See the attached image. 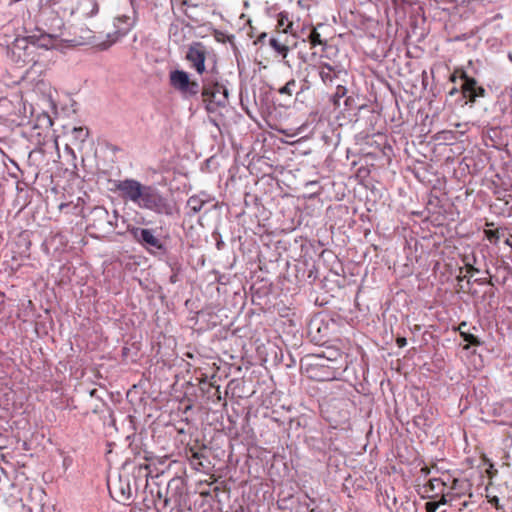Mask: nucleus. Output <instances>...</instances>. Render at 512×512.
I'll return each instance as SVG.
<instances>
[{
	"label": "nucleus",
	"mask_w": 512,
	"mask_h": 512,
	"mask_svg": "<svg viewBox=\"0 0 512 512\" xmlns=\"http://www.w3.org/2000/svg\"><path fill=\"white\" fill-rule=\"evenodd\" d=\"M489 502L493 504L497 509H501L502 506L499 504V498L497 496L492 497Z\"/></svg>",
	"instance_id": "obj_32"
},
{
	"label": "nucleus",
	"mask_w": 512,
	"mask_h": 512,
	"mask_svg": "<svg viewBox=\"0 0 512 512\" xmlns=\"http://www.w3.org/2000/svg\"><path fill=\"white\" fill-rule=\"evenodd\" d=\"M485 235L490 242H497L500 238L498 230H485Z\"/></svg>",
	"instance_id": "obj_26"
},
{
	"label": "nucleus",
	"mask_w": 512,
	"mask_h": 512,
	"mask_svg": "<svg viewBox=\"0 0 512 512\" xmlns=\"http://www.w3.org/2000/svg\"><path fill=\"white\" fill-rule=\"evenodd\" d=\"M510 238L512 239V235L510 236Z\"/></svg>",
	"instance_id": "obj_39"
},
{
	"label": "nucleus",
	"mask_w": 512,
	"mask_h": 512,
	"mask_svg": "<svg viewBox=\"0 0 512 512\" xmlns=\"http://www.w3.org/2000/svg\"><path fill=\"white\" fill-rule=\"evenodd\" d=\"M460 78L463 81L461 91L467 103H475L478 98L486 96V90L475 78L468 76L465 72H462Z\"/></svg>",
	"instance_id": "obj_7"
},
{
	"label": "nucleus",
	"mask_w": 512,
	"mask_h": 512,
	"mask_svg": "<svg viewBox=\"0 0 512 512\" xmlns=\"http://www.w3.org/2000/svg\"><path fill=\"white\" fill-rule=\"evenodd\" d=\"M267 37V33L263 32L258 36L257 42H263L264 39Z\"/></svg>",
	"instance_id": "obj_33"
},
{
	"label": "nucleus",
	"mask_w": 512,
	"mask_h": 512,
	"mask_svg": "<svg viewBox=\"0 0 512 512\" xmlns=\"http://www.w3.org/2000/svg\"><path fill=\"white\" fill-rule=\"evenodd\" d=\"M440 512H446L445 510H441Z\"/></svg>",
	"instance_id": "obj_38"
},
{
	"label": "nucleus",
	"mask_w": 512,
	"mask_h": 512,
	"mask_svg": "<svg viewBox=\"0 0 512 512\" xmlns=\"http://www.w3.org/2000/svg\"><path fill=\"white\" fill-rule=\"evenodd\" d=\"M205 203L206 200L197 195H193L187 201V208L191 211V214L194 215L202 209Z\"/></svg>",
	"instance_id": "obj_19"
},
{
	"label": "nucleus",
	"mask_w": 512,
	"mask_h": 512,
	"mask_svg": "<svg viewBox=\"0 0 512 512\" xmlns=\"http://www.w3.org/2000/svg\"><path fill=\"white\" fill-rule=\"evenodd\" d=\"M295 87H296V81L294 79H291L283 87H281L278 90V92L280 94H286V95L291 96L293 94Z\"/></svg>",
	"instance_id": "obj_24"
},
{
	"label": "nucleus",
	"mask_w": 512,
	"mask_h": 512,
	"mask_svg": "<svg viewBox=\"0 0 512 512\" xmlns=\"http://www.w3.org/2000/svg\"><path fill=\"white\" fill-rule=\"evenodd\" d=\"M149 466L148 465H139L138 466V473L139 475H143L147 477L149 475Z\"/></svg>",
	"instance_id": "obj_30"
},
{
	"label": "nucleus",
	"mask_w": 512,
	"mask_h": 512,
	"mask_svg": "<svg viewBox=\"0 0 512 512\" xmlns=\"http://www.w3.org/2000/svg\"><path fill=\"white\" fill-rule=\"evenodd\" d=\"M465 268H466L467 273L470 275H473V273L479 272V269L474 267V265L472 263H470L469 261L465 262Z\"/></svg>",
	"instance_id": "obj_29"
},
{
	"label": "nucleus",
	"mask_w": 512,
	"mask_h": 512,
	"mask_svg": "<svg viewBox=\"0 0 512 512\" xmlns=\"http://www.w3.org/2000/svg\"><path fill=\"white\" fill-rule=\"evenodd\" d=\"M270 46L283 58H286L289 52V47L286 44V41H282L278 38H270L269 40Z\"/></svg>",
	"instance_id": "obj_18"
},
{
	"label": "nucleus",
	"mask_w": 512,
	"mask_h": 512,
	"mask_svg": "<svg viewBox=\"0 0 512 512\" xmlns=\"http://www.w3.org/2000/svg\"><path fill=\"white\" fill-rule=\"evenodd\" d=\"M45 497L43 490L37 489L30 494V501L23 505L27 512H43L44 504L42 500Z\"/></svg>",
	"instance_id": "obj_13"
},
{
	"label": "nucleus",
	"mask_w": 512,
	"mask_h": 512,
	"mask_svg": "<svg viewBox=\"0 0 512 512\" xmlns=\"http://www.w3.org/2000/svg\"><path fill=\"white\" fill-rule=\"evenodd\" d=\"M203 458V454L197 451H192V455L190 457V462L194 466L196 470H200V468L204 467L201 459Z\"/></svg>",
	"instance_id": "obj_23"
},
{
	"label": "nucleus",
	"mask_w": 512,
	"mask_h": 512,
	"mask_svg": "<svg viewBox=\"0 0 512 512\" xmlns=\"http://www.w3.org/2000/svg\"><path fill=\"white\" fill-rule=\"evenodd\" d=\"M203 101L208 112H216L219 107H225L228 103V90L225 86L214 83L204 84L202 88Z\"/></svg>",
	"instance_id": "obj_3"
},
{
	"label": "nucleus",
	"mask_w": 512,
	"mask_h": 512,
	"mask_svg": "<svg viewBox=\"0 0 512 512\" xmlns=\"http://www.w3.org/2000/svg\"><path fill=\"white\" fill-rule=\"evenodd\" d=\"M58 45V36L55 34H48L37 31L27 37L15 39L12 47L13 54L19 58L22 57L21 51L24 53L23 62L33 61V57L27 59L33 54L34 49L44 48L46 50L53 49Z\"/></svg>",
	"instance_id": "obj_1"
},
{
	"label": "nucleus",
	"mask_w": 512,
	"mask_h": 512,
	"mask_svg": "<svg viewBox=\"0 0 512 512\" xmlns=\"http://www.w3.org/2000/svg\"><path fill=\"white\" fill-rule=\"evenodd\" d=\"M485 273L489 275V278H476L474 281L479 285H491L493 286L494 283L492 281V277L490 275V271L486 270Z\"/></svg>",
	"instance_id": "obj_27"
},
{
	"label": "nucleus",
	"mask_w": 512,
	"mask_h": 512,
	"mask_svg": "<svg viewBox=\"0 0 512 512\" xmlns=\"http://www.w3.org/2000/svg\"><path fill=\"white\" fill-rule=\"evenodd\" d=\"M456 92H457V89H456V88H454V89H452V90L450 91V94H451V95H453V94H454V93H456Z\"/></svg>",
	"instance_id": "obj_35"
},
{
	"label": "nucleus",
	"mask_w": 512,
	"mask_h": 512,
	"mask_svg": "<svg viewBox=\"0 0 512 512\" xmlns=\"http://www.w3.org/2000/svg\"><path fill=\"white\" fill-rule=\"evenodd\" d=\"M134 21L131 17L122 15L118 16L114 20V28L115 30L111 33L107 34L109 38V44L115 43L120 37L126 35L130 29L133 27Z\"/></svg>",
	"instance_id": "obj_11"
},
{
	"label": "nucleus",
	"mask_w": 512,
	"mask_h": 512,
	"mask_svg": "<svg viewBox=\"0 0 512 512\" xmlns=\"http://www.w3.org/2000/svg\"><path fill=\"white\" fill-rule=\"evenodd\" d=\"M509 60L512 62V54H509Z\"/></svg>",
	"instance_id": "obj_36"
},
{
	"label": "nucleus",
	"mask_w": 512,
	"mask_h": 512,
	"mask_svg": "<svg viewBox=\"0 0 512 512\" xmlns=\"http://www.w3.org/2000/svg\"><path fill=\"white\" fill-rule=\"evenodd\" d=\"M470 487V483L467 480H458L455 479L453 482V486L451 487L452 492H448L447 494H450V502L453 500L454 497H460L464 490L468 489Z\"/></svg>",
	"instance_id": "obj_16"
},
{
	"label": "nucleus",
	"mask_w": 512,
	"mask_h": 512,
	"mask_svg": "<svg viewBox=\"0 0 512 512\" xmlns=\"http://www.w3.org/2000/svg\"><path fill=\"white\" fill-rule=\"evenodd\" d=\"M109 490L111 494H116L115 499L118 502H126L132 498V489L128 480L119 478V481L114 485L113 490L111 488H109Z\"/></svg>",
	"instance_id": "obj_12"
},
{
	"label": "nucleus",
	"mask_w": 512,
	"mask_h": 512,
	"mask_svg": "<svg viewBox=\"0 0 512 512\" xmlns=\"http://www.w3.org/2000/svg\"><path fill=\"white\" fill-rule=\"evenodd\" d=\"M465 327H467V324L465 322H462L458 327V330L460 331V334L464 341L468 342L470 345L479 346L481 344L480 340L473 334L466 332L464 330Z\"/></svg>",
	"instance_id": "obj_21"
},
{
	"label": "nucleus",
	"mask_w": 512,
	"mask_h": 512,
	"mask_svg": "<svg viewBox=\"0 0 512 512\" xmlns=\"http://www.w3.org/2000/svg\"><path fill=\"white\" fill-rule=\"evenodd\" d=\"M38 121L41 122L42 124L46 125L47 127L52 126V119L47 113H42L38 117Z\"/></svg>",
	"instance_id": "obj_28"
},
{
	"label": "nucleus",
	"mask_w": 512,
	"mask_h": 512,
	"mask_svg": "<svg viewBox=\"0 0 512 512\" xmlns=\"http://www.w3.org/2000/svg\"><path fill=\"white\" fill-rule=\"evenodd\" d=\"M293 23L289 21V15L283 11L277 15V28L283 34L291 33Z\"/></svg>",
	"instance_id": "obj_15"
},
{
	"label": "nucleus",
	"mask_w": 512,
	"mask_h": 512,
	"mask_svg": "<svg viewBox=\"0 0 512 512\" xmlns=\"http://www.w3.org/2000/svg\"><path fill=\"white\" fill-rule=\"evenodd\" d=\"M346 94H347V88H346L345 86L338 85V86L336 87V91H335V93H334V95H333V101H334V104H335L336 106H338V105H339L338 101H339L341 98L345 97V96H346Z\"/></svg>",
	"instance_id": "obj_25"
},
{
	"label": "nucleus",
	"mask_w": 512,
	"mask_h": 512,
	"mask_svg": "<svg viewBox=\"0 0 512 512\" xmlns=\"http://www.w3.org/2000/svg\"><path fill=\"white\" fill-rule=\"evenodd\" d=\"M396 343H397L398 347L403 348L407 345V340L405 337H398L396 339Z\"/></svg>",
	"instance_id": "obj_31"
},
{
	"label": "nucleus",
	"mask_w": 512,
	"mask_h": 512,
	"mask_svg": "<svg viewBox=\"0 0 512 512\" xmlns=\"http://www.w3.org/2000/svg\"><path fill=\"white\" fill-rule=\"evenodd\" d=\"M170 85L185 97L195 96L200 91L198 82L190 80L189 74L183 70H173L169 74Z\"/></svg>",
	"instance_id": "obj_5"
},
{
	"label": "nucleus",
	"mask_w": 512,
	"mask_h": 512,
	"mask_svg": "<svg viewBox=\"0 0 512 512\" xmlns=\"http://www.w3.org/2000/svg\"><path fill=\"white\" fill-rule=\"evenodd\" d=\"M69 205H70V204H68V203H61V204L59 205V210H60V211H62L63 209H66V207H68Z\"/></svg>",
	"instance_id": "obj_34"
},
{
	"label": "nucleus",
	"mask_w": 512,
	"mask_h": 512,
	"mask_svg": "<svg viewBox=\"0 0 512 512\" xmlns=\"http://www.w3.org/2000/svg\"><path fill=\"white\" fill-rule=\"evenodd\" d=\"M136 205L157 214H173V205L161 195L157 188L151 185H143Z\"/></svg>",
	"instance_id": "obj_2"
},
{
	"label": "nucleus",
	"mask_w": 512,
	"mask_h": 512,
	"mask_svg": "<svg viewBox=\"0 0 512 512\" xmlns=\"http://www.w3.org/2000/svg\"><path fill=\"white\" fill-rule=\"evenodd\" d=\"M118 212L113 211L110 216L108 210L102 206L94 207L90 213V226L102 233L111 232L116 226Z\"/></svg>",
	"instance_id": "obj_4"
},
{
	"label": "nucleus",
	"mask_w": 512,
	"mask_h": 512,
	"mask_svg": "<svg viewBox=\"0 0 512 512\" xmlns=\"http://www.w3.org/2000/svg\"><path fill=\"white\" fill-rule=\"evenodd\" d=\"M319 76L325 85H331L337 77V72L328 63H323L319 66Z\"/></svg>",
	"instance_id": "obj_14"
},
{
	"label": "nucleus",
	"mask_w": 512,
	"mask_h": 512,
	"mask_svg": "<svg viewBox=\"0 0 512 512\" xmlns=\"http://www.w3.org/2000/svg\"><path fill=\"white\" fill-rule=\"evenodd\" d=\"M507 245H510V240L507 239L506 242H505Z\"/></svg>",
	"instance_id": "obj_37"
},
{
	"label": "nucleus",
	"mask_w": 512,
	"mask_h": 512,
	"mask_svg": "<svg viewBox=\"0 0 512 512\" xmlns=\"http://www.w3.org/2000/svg\"><path fill=\"white\" fill-rule=\"evenodd\" d=\"M448 497H450V494H443L441 496L440 500H438V501L426 502V504H425L426 511L427 512H437L442 505H445L450 502V499H448Z\"/></svg>",
	"instance_id": "obj_20"
},
{
	"label": "nucleus",
	"mask_w": 512,
	"mask_h": 512,
	"mask_svg": "<svg viewBox=\"0 0 512 512\" xmlns=\"http://www.w3.org/2000/svg\"><path fill=\"white\" fill-rule=\"evenodd\" d=\"M128 232L132 235L135 241L145 248L153 247L159 250L163 248L161 241L154 235L153 230L151 229L129 226Z\"/></svg>",
	"instance_id": "obj_10"
},
{
	"label": "nucleus",
	"mask_w": 512,
	"mask_h": 512,
	"mask_svg": "<svg viewBox=\"0 0 512 512\" xmlns=\"http://www.w3.org/2000/svg\"><path fill=\"white\" fill-rule=\"evenodd\" d=\"M67 10L71 16L89 18L97 14L98 4L95 0H69V7L64 8V12Z\"/></svg>",
	"instance_id": "obj_8"
},
{
	"label": "nucleus",
	"mask_w": 512,
	"mask_h": 512,
	"mask_svg": "<svg viewBox=\"0 0 512 512\" xmlns=\"http://www.w3.org/2000/svg\"><path fill=\"white\" fill-rule=\"evenodd\" d=\"M308 41L311 47H316L317 45H326V42L321 39L320 33H318L315 27L309 33Z\"/></svg>",
	"instance_id": "obj_22"
},
{
	"label": "nucleus",
	"mask_w": 512,
	"mask_h": 512,
	"mask_svg": "<svg viewBox=\"0 0 512 512\" xmlns=\"http://www.w3.org/2000/svg\"><path fill=\"white\" fill-rule=\"evenodd\" d=\"M89 136V130L86 127H74L71 131V137L75 145H82Z\"/></svg>",
	"instance_id": "obj_17"
},
{
	"label": "nucleus",
	"mask_w": 512,
	"mask_h": 512,
	"mask_svg": "<svg viewBox=\"0 0 512 512\" xmlns=\"http://www.w3.org/2000/svg\"><path fill=\"white\" fill-rule=\"evenodd\" d=\"M207 49L201 42H193L186 53V60L190 62L198 74L205 72Z\"/></svg>",
	"instance_id": "obj_9"
},
{
	"label": "nucleus",
	"mask_w": 512,
	"mask_h": 512,
	"mask_svg": "<svg viewBox=\"0 0 512 512\" xmlns=\"http://www.w3.org/2000/svg\"><path fill=\"white\" fill-rule=\"evenodd\" d=\"M114 190L118 191L121 197L136 204L141 193L143 184L135 179H124L112 181Z\"/></svg>",
	"instance_id": "obj_6"
}]
</instances>
